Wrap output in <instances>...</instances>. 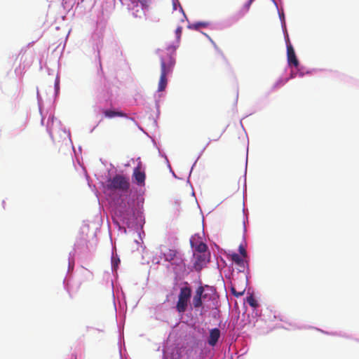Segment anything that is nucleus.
<instances>
[{"instance_id": "16", "label": "nucleus", "mask_w": 359, "mask_h": 359, "mask_svg": "<svg viewBox=\"0 0 359 359\" xmlns=\"http://www.w3.org/2000/svg\"><path fill=\"white\" fill-rule=\"evenodd\" d=\"M137 1L141 4L143 9L149 8L151 0H137Z\"/></svg>"}, {"instance_id": "3", "label": "nucleus", "mask_w": 359, "mask_h": 359, "mask_svg": "<svg viewBox=\"0 0 359 359\" xmlns=\"http://www.w3.org/2000/svg\"><path fill=\"white\" fill-rule=\"evenodd\" d=\"M216 295L215 290L213 287L208 285L199 286L193 297L192 306L195 309H198L203 306V300L213 299Z\"/></svg>"}, {"instance_id": "21", "label": "nucleus", "mask_w": 359, "mask_h": 359, "mask_svg": "<svg viewBox=\"0 0 359 359\" xmlns=\"http://www.w3.org/2000/svg\"><path fill=\"white\" fill-rule=\"evenodd\" d=\"M240 228H241V231L243 233H244L245 231V222L243 220V218L242 219V220L240 223Z\"/></svg>"}, {"instance_id": "12", "label": "nucleus", "mask_w": 359, "mask_h": 359, "mask_svg": "<svg viewBox=\"0 0 359 359\" xmlns=\"http://www.w3.org/2000/svg\"><path fill=\"white\" fill-rule=\"evenodd\" d=\"M205 259H206V257H205V255L204 254L197 255L196 261V262L194 264L195 267L196 268L197 266H199L200 268H201V266L204 264H205Z\"/></svg>"}, {"instance_id": "2", "label": "nucleus", "mask_w": 359, "mask_h": 359, "mask_svg": "<svg viewBox=\"0 0 359 359\" xmlns=\"http://www.w3.org/2000/svg\"><path fill=\"white\" fill-rule=\"evenodd\" d=\"M105 188L110 193H127L130 189L129 178L123 175L117 174L107 180Z\"/></svg>"}, {"instance_id": "20", "label": "nucleus", "mask_w": 359, "mask_h": 359, "mask_svg": "<svg viewBox=\"0 0 359 359\" xmlns=\"http://www.w3.org/2000/svg\"><path fill=\"white\" fill-rule=\"evenodd\" d=\"M253 1H251V0H248V1L244 5L243 9L245 10V12H248L250 8V6Z\"/></svg>"}, {"instance_id": "4", "label": "nucleus", "mask_w": 359, "mask_h": 359, "mask_svg": "<svg viewBox=\"0 0 359 359\" xmlns=\"http://www.w3.org/2000/svg\"><path fill=\"white\" fill-rule=\"evenodd\" d=\"M191 297V289L189 287L180 288L178 300L176 304V310L179 313H184L187 310L188 303Z\"/></svg>"}, {"instance_id": "18", "label": "nucleus", "mask_w": 359, "mask_h": 359, "mask_svg": "<svg viewBox=\"0 0 359 359\" xmlns=\"http://www.w3.org/2000/svg\"><path fill=\"white\" fill-rule=\"evenodd\" d=\"M238 250H239V252H240V256H242L245 258L247 257V252L245 250V248H244V246L243 245H239V248H238Z\"/></svg>"}, {"instance_id": "22", "label": "nucleus", "mask_w": 359, "mask_h": 359, "mask_svg": "<svg viewBox=\"0 0 359 359\" xmlns=\"http://www.w3.org/2000/svg\"><path fill=\"white\" fill-rule=\"evenodd\" d=\"M211 43H212V44L213 45L214 48H215L217 50H218V51L221 52V51L219 50V48H218V46H217V44H216V43H215L212 40H211Z\"/></svg>"}, {"instance_id": "1", "label": "nucleus", "mask_w": 359, "mask_h": 359, "mask_svg": "<svg viewBox=\"0 0 359 359\" xmlns=\"http://www.w3.org/2000/svg\"><path fill=\"white\" fill-rule=\"evenodd\" d=\"M175 60L171 54H167L161 58V76L158 82V91H163L167 86V75L172 72Z\"/></svg>"}, {"instance_id": "10", "label": "nucleus", "mask_w": 359, "mask_h": 359, "mask_svg": "<svg viewBox=\"0 0 359 359\" xmlns=\"http://www.w3.org/2000/svg\"><path fill=\"white\" fill-rule=\"evenodd\" d=\"M103 114L107 118H111L116 116L126 117V114L121 111H114L111 109H107L103 111Z\"/></svg>"}, {"instance_id": "23", "label": "nucleus", "mask_w": 359, "mask_h": 359, "mask_svg": "<svg viewBox=\"0 0 359 359\" xmlns=\"http://www.w3.org/2000/svg\"><path fill=\"white\" fill-rule=\"evenodd\" d=\"M221 54H222V55L223 56V57H224V60H225V62H226V66H227V67H229V62H228V61H227L226 58L224 57V54H223L222 52H221Z\"/></svg>"}, {"instance_id": "8", "label": "nucleus", "mask_w": 359, "mask_h": 359, "mask_svg": "<svg viewBox=\"0 0 359 359\" xmlns=\"http://www.w3.org/2000/svg\"><path fill=\"white\" fill-rule=\"evenodd\" d=\"M133 177L135 179L136 182L139 185H144V181H145V173L144 172L141 171L140 167L137 166L136 167L133 173Z\"/></svg>"}, {"instance_id": "24", "label": "nucleus", "mask_w": 359, "mask_h": 359, "mask_svg": "<svg viewBox=\"0 0 359 359\" xmlns=\"http://www.w3.org/2000/svg\"><path fill=\"white\" fill-rule=\"evenodd\" d=\"M254 0H251V1H253Z\"/></svg>"}, {"instance_id": "19", "label": "nucleus", "mask_w": 359, "mask_h": 359, "mask_svg": "<svg viewBox=\"0 0 359 359\" xmlns=\"http://www.w3.org/2000/svg\"><path fill=\"white\" fill-rule=\"evenodd\" d=\"M182 33V27H180V26L177 27V29H175V34H176V38H177V41H179L180 39Z\"/></svg>"}, {"instance_id": "15", "label": "nucleus", "mask_w": 359, "mask_h": 359, "mask_svg": "<svg viewBox=\"0 0 359 359\" xmlns=\"http://www.w3.org/2000/svg\"><path fill=\"white\" fill-rule=\"evenodd\" d=\"M222 134H223V131H222V130H219V131L217 132L216 133H215L213 135L212 137L209 139L208 144L212 141H215V142L218 141L221 138Z\"/></svg>"}, {"instance_id": "5", "label": "nucleus", "mask_w": 359, "mask_h": 359, "mask_svg": "<svg viewBox=\"0 0 359 359\" xmlns=\"http://www.w3.org/2000/svg\"><path fill=\"white\" fill-rule=\"evenodd\" d=\"M230 256L231 261L236 265L238 271L239 272H244L248 266V263L245 260V257L240 256L238 254L235 252L230 255Z\"/></svg>"}, {"instance_id": "6", "label": "nucleus", "mask_w": 359, "mask_h": 359, "mask_svg": "<svg viewBox=\"0 0 359 359\" xmlns=\"http://www.w3.org/2000/svg\"><path fill=\"white\" fill-rule=\"evenodd\" d=\"M246 289V280H245L242 284H238L237 280L236 279L233 280L231 286V290L232 294L238 297L243 296L245 292Z\"/></svg>"}, {"instance_id": "17", "label": "nucleus", "mask_w": 359, "mask_h": 359, "mask_svg": "<svg viewBox=\"0 0 359 359\" xmlns=\"http://www.w3.org/2000/svg\"><path fill=\"white\" fill-rule=\"evenodd\" d=\"M209 25V23L207 22H199L193 25L195 29H198L199 27H207Z\"/></svg>"}, {"instance_id": "9", "label": "nucleus", "mask_w": 359, "mask_h": 359, "mask_svg": "<svg viewBox=\"0 0 359 359\" xmlns=\"http://www.w3.org/2000/svg\"><path fill=\"white\" fill-rule=\"evenodd\" d=\"M220 337V331L218 328H214L210 332V337L208 339V344L210 346H215Z\"/></svg>"}, {"instance_id": "11", "label": "nucleus", "mask_w": 359, "mask_h": 359, "mask_svg": "<svg viewBox=\"0 0 359 359\" xmlns=\"http://www.w3.org/2000/svg\"><path fill=\"white\" fill-rule=\"evenodd\" d=\"M177 255V251L173 249H168L165 252L163 253V257L165 261H172Z\"/></svg>"}, {"instance_id": "14", "label": "nucleus", "mask_w": 359, "mask_h": 359, "mask_svg": "<svg viewBox=\"0 0 359 359\" xmlns=\"http://www.w3.org/2000/svg\"><path fill=\"white\" fill-rule=\"evenodd\" d=\"M247 302L253 308H257L258 306V303L252 295L247 297Z\"/></svg>"}, {"instance_id": "7", "label": "nucleus", "mask_w": 359, "mask_h": 359, "mask_svg": "<svg viewBox=\"0 0 359 359\" xmlns=\"http://www.w3.org/2000/svg\"><path fill=\"white\" fill-rule=\"evenodd\" d=\"M287 57L289 66H294L296 68L298 67L299 60L297 58L294 50L290 43L287 45Z\"/></svg>"}, {"instance_id": "13", "label": "nucleus", "mask_w": 359, "mask_h": 359, "mask_svg": "<svg viewBox=\"0 0 359 359\" xmlns=\"http://www.w3.org/2000/svg\"><path fill=\"white\" fill-rule=\"evenodd\" d=\"M207 249H208L207 245L203 242H201L200 243H198L195 248V250L199 253L205 252Z\"/></svg>"}]
</instances>
